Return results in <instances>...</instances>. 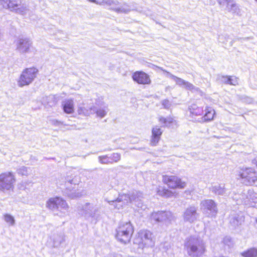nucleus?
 <instances>
[{"instance_id":"obj_1","label":"nucleus","mask_w":257,"mask_h":257,"mask_svg":"<svg viewBox=\"0 0 257 257\" xmlns=\"http://www.w3.org/2000/svg\"><path fill=\"white\" fill-rule=\"evenodd\" d=\"M185 248L191 257H200L205 252V247L202 240L195 237H190L185 243Z\"/></svg>"},{"instance_id":"obj_2","label":"nucleus","mask_w":257,"mask_h":257,"mask_svg":"<svg viewBox=\"0 0 257 257\" xmlns=\"http://www.w3.org/2000/svg\"><path fill=\"white\" fill-rule=\"evenodd\" d=\"M133 232L134 228L130 222H122L116 229V238L120 242L126 244L130 242Z\"/></svg>"},{"instance_id":"obj_3","label":"nucleus","mask_w":257,"mask_h":257,"mask_svg":"<svg viewBox=\"0 0 257 257\" xmlns=\"http://www.w3.org/2000/svg\"><path fill=\"white\" fill-rule=\"evenodd\" d=\"M238 178L245 185H252L257 182V172L251 167H243L238 171Z\"/></svg>"},{"instance_id":"obj_4","label":"nucleus","mask_w":257,"mask_h":257,"mask_svg":"<svg viewBox=\"0 0 257 257\" xmlns=\"http://www.w3.org/2000/svg\"><path fill=\"white\" fill-rule=\"evenodd\" d=\"M134 195H137L139 199L142 196V193L140 191H134L131 194H123L119 195L115 200L108 201L109 204L114 206V208L120 209L123 205L127 204L128 203L136 201V198H134Z\"/></svg>"},{"instance_id":"obj_5","label":"nucleus","mask_w":257,"mask_h":257,"mask_svg":"<svg viewBox=\"0 0 257 257\" xmlns=\"http://www.w3.org/2000/svg\"><path fill=\"white\" fill-rule=\"evenodd\" d=\"M81 182L79 176L72 174L67 176L65 178V185L66 186L65 194L70 198L73 199L79 197L80 193L76 192L75 189L76 186Z\"/></svg>"},{"instance_id":"obj_6","label":"nucleus","mask_w":257,"mask_h":257,"mask_svg":"<svg viewBox=\"0 0 257 257\" xmlns=\"http://www.w3.org/2000/svg\"><path fill=\"white\" fill-rule=\"evenodd\" d=\"M38 70L34 67H30L24 69L18 81V85L22 87L31 84L37 77Z\"/></svg>"},{"instance_id":"obj_7","label":"nucleus","mask_w":257,"mask_h":257,"mask_svg":"<svg viewBox=\"0 0 257 257\" xmlns=\"http://www.w3.org/2000/svg\"><path fill=\"white\" fill-rule=\"evenodd\" d=\"M16 178L11 172H6L0 175V191L6 192L13 190Z\"/></svg>"},{"instance_id":"obj_8","label":"nucleus","mask_w":257,"mask_h":257,"mask_svg":"<svg viewBox=\"0 0 257 257\" xmlns=\"http://www.w3.org/2000/svg\"><path fill=\"white\" fill-rule=\"evenodd\" d=\"M46 205L50 209L52 210L57 209L62 212H65L68 209V205L66 201L58 197L50 198Z\"/></svg>"},{"instance_id":"obj_9","label":"nucleus","mask_w":257,"mask_h":257,"mask_svg":"<svg viewBox=\"0 0 257 257\" xmlns=\"http://www.w3.org/2000/svg\"><path fill=\"white\" fill-rule=\"evenodd\" d=\"M201 209L203 213L209 217H215L218 210L216 204L211 199L203 200L201 202Z\"/></svg>"},{"instance_id":"obj_10","label":"nucleus","mask_w":257,"mask_h":257,"mask_svg":"<svg viewBox=\"0 0 257 257\" xmlns=\"http://www.w3.org/2000/svg\"><path fill=\"white\" fill-rule=\"evenodd\" d=\"M163 182L167 184L171 188H184L186 186V183L176 176H163Z\"/></svg>"},{"instance_id":"obj_11","label":"nucleus","mask_w":257,"mask_h":257,"mask_svg":"<svg viewBox=\"0 0 257 257\" xmlns=\"http://www.w3.org/2000/svg\"><path fill=\"white\" fill-rule=\"evenodd\" d=\"M167 75L169 78L174 81L176 84L180 87H182L192 92H199L200 91L198 87H196L193 84L181 78L178 77L170 72H167Z\"/></svg>"},{"instance_id":"obj_12","label":"nucleus","mask_w":257,"mask_h":257,"mask_svg":"<svg viewBox=\"0 0 257 257\" xmlns=\"http://www.w3.org/2000/svg\"><path fill=\"white\" fill-rule=\"evenodd\" d=\"M138 237L140 239L139 244H142L146 247L152 246L154 245L152 233L147 230H142L138 233Z\"/></svg>"},{"instance_id":"obj_13","label":"nucleus","mask_w":257,"mask_h":257,"mask_svg":"<svg viewBox=\"0 0 257 257\" xmlns=\"http://www.w3.org/2000/svg\"><path fill=\"white\" fill-rule=\"evenodd\" d=\"M151 219L157 222L170 221L173 219V216L170 211H158L152 213Z\"/></svg>"},{"instance_id":"obj_14","label":"nucleus","mask_w":257,"mask_h":257,"mask_svg":"<svg viewBox=\"0 0 257 257\" xmlns=\"http://www.w3.org/2000/svg\"><path fill=\"white\" fill-rule=\"evenodd\" d=\"M241 199L245 204L253 206L252 203L257 202V193L252 189L244 191L241 195Z\"/></svg>"},{"instance_id":"obj_15","label":"nucleus","mask_w":257,"mask_h":257,"mask_svg":"<svg viewBox=\"0 0 257 257\" xmlns=\"http://www.w3.org/2000/svg\"><path fill=\"white\" fill-rule=\"evenodd\" d=\"M32 44L31 41L28 38H20L16 42V49L20 53H28Z\"/></svg>"},{"instance_id":"obj_16","label":"nucleus","mask_w":257,"mask_h":257,"mask_svg":"<svg viewBox=\"0 0 257 257\" xmlns=\"http://www.w3.org/2000/svg\"><path fill=\"white\" fill-rule=\"evenodd\" d=\"M199 217L197 208L194 206L188 207L184 212L183 218L185 221L193 222Z\"/></svg>"},{"instance_id":"obj_17","label":"nucleus","mask_w":257,"mask_h":257,"mask_svg":"<svg viewBox=\"0 0 257 257\" xmlns=\"http://www.w3.org/2000/svg\"><path fill=\"white\" fill-rule=\"evenodd\" d=\"M133 80L139 84H150L151 80L149 76L143 71H137L133 75Z\"/></svg>"},{"instance_id":"obj_18","label":"nucleus","mask_w":257,"mask_h":257,"mask_svg":"<svg viewBox=\"0 0 257 257\" xmlns=\"http://www.w3.org/2000/svg\"><path fill=\"white\" fill-rule=\"evenodd\" d=\"M244 217L241 213H233L229 217V223L232 228H236L244 222Z\"/></svg>"},{"instance_id":"obj_19","label":"nucleus","mask_w":257,"mask_h":257,"mask_svg":"<svg viewBox=\"0 0 257 257\" xmlns=\"http://www.w3.org/2000/svg\"><path fill=\"white\" fill-rule=\"evenodd\" d=\"M162 133V131L158 126H156L152 128L151 140V144L152 146L157 145L160 140Z\"/></svg>"},{"instance_id":"obj_20","label":"nucleus","mask_w":257,"mask_h":257,"mask_svg":"<svg viewBox=\"0 0 257 257\" xmlns=\"http://www.w3.org/2000/svg\"><path fill=\"white\" fill-rule=\"evenodd\" d=\"M93 208V204L86 203L85 204L79 207V213L81 215L86 218L91 217L90 214Z\"/></svg>"},{"instance_id":"obj_21","label":"nucleus","mask_w":257,"mask_h":257,"mask_svg":"<svg viewBox=\"0 0 257 257\" xmlns=\"http://www.w3.org/2000/svg\"><path fill=\"white\" fill-rule=\"evenodd\" d=\"M64 111L68 114H71L74 112V102L72 99H65L62 104Z\"/></svg>"},{"instance_id":"obj_22","label":"nucleus","mask_w":257,"mask_h":257,"mask_svg":"<svg viewBox=\"0 0 257 257\" xmlns=\"http://www.w3.org/2000/svg\"><path fill=\"white\" fill-rule=\"evenodd\" d=\"M53 241V246L55 247H58L65 241L64 236L62 234L54 233L51 237Z\"/></svg>"},{"instance_id":"obj_23","label":"nucleus","mask_w":257,"mask_h":257,"mask_svg":"<svg viewBox=\"0 0 257 257\" xmlns=\"http://www.w3.org/2000/svg\"><path fill=\"white\" fill-rule=\"evenodd\" d=\"M188 111L192 116L201 115L203 113V110L202 107L197 106L196 104H192L188 108Z\"/></svg>"},{"instance_id":"obj_24","label":"nucleus","mask_w":257,"mask_h":257,"mask_svg":"<svg viewBox=\"0 0 257 257\" xmlns=\"http://www.w3.org/2000/svg\"><path fill=\"white\" fill-rule=\"evenodd\" d=\"M41 102L42 104L46 107H52L55 104V97L52 95L43 97L42 99Z\"/></svg>"},{"instance_id":"obj_25","label":"nucleus","mask_w":257,"mask_h":257,"mask_svg":"<svg viewBox=\"0 0 257 257\" xmlns=\"http://www.w3.org/2000/svg\"><path fill=\"white\" fill-rule=\"evenodd\" d=\"M206 113L205 115L201 118L200 122L210 121L213 119L215 111L211 108H207L205 109Z\"/></svg>"},{"instance_id":"obj_26","label":"nucleus","mask_w":257,"mask_h":257,"mask_svg":"<svg viewBox=\"0 0 257 257\" xmlns=\"http://www.w3.org/2000/svg\"><path fill=\"white\" fill-rule=\"evenodd\" d=\"M94 106L90 107L89 108H86L84 107L78 106L77 112L79 114H82L85 116H88L91 114H94Z\"/></svg>"},{"instance_id":"obj_27","label":"nucleus","mask_w":257,"mask_h":257,"mask_svg":"<svg viewBox=\"0 0 257 257\" xmlns=\"http://www.w3.org/2000/svg\"><path fill=\"white\" fill-rule=\"evenodd\" d=\"M118 3L115 6H112L111 9L117 13H127L131 11V8L126 4H123L120 7H118Z\"/></svg>"},{"instance_id":"obj_28","label":"nucleus","mask_w":257,"mask_h":257,"mask_svg":"<svg viewBox=\"0 0 257 257\" xmlns=\"http://www.w3.org/2000/svg\"><path fill=\"white\" fill-rule=\"evenodd\" d=\"M211 190L216 194L221 195H223L226 191L223 184H217L213 186L211 188Z\"/></svg>"},{"instance_id":"obj_29","label":"nucleus","mask_w":257,"mask_h":257,"mask_svg":"<svg viewBox=\"0 0 257 257\" xmlns=\"http://www.w3.org/2000/svg\"><path fill=\"white\" fill-rule=\"evenodd\" d=\"M101 213L102 211L100 206L97 204H93V208L90 214L91 215V218L97 220L100 217Z\"/></svg>"},{"instance_id":"obj_30","label":"nucleus","mask_w":257,"mask_h":257,"mask_svg":"<svg viewBox=\"0 0 257 257\" xmlns=\"http://www.w3.org/2000/svg\"><path fill=\"white\" fill-rule=\"evenodd\" d=\"M241 255L243 257H257V248H250L241 252Z\"/></svg>"},{"instance_id":"obj_31","label":"nucleus","mask_w":257,"mask_h":257,"mask_svg":"<svg viewBox=\"0 0 257 257\" xmlns=\"http://www.w3.org/2000/svg\"><path fill=\"white\" fill-rule=\"evenodd\" d=\"M157 192L159 195L166 198L171 197L174 195V193L171 191L163 187H160Z\"/></svg>"},{"instance_id":"obj_32","label":"nucleus","mask_w":257,"mask_h":257,"mask_svg":"<svg viewBox=\"0 0 257 257\" xmlns=\"http://www.w3.org/2000/svg\"><path fill=\"white\" fill-rule=\"evenodd\" d=\"M93 110H95L94 111V113H96L98 117H100L101 118L104 117L108 111L107 106H104L102 108L97 109L95 106H94V109H93Z\"/></svg>"},{"instance_id":"obj_33","label":"nucleus","mask_w":257,"mask_h":257,"mask_svg":"<svg viewBox=\"0 0 257 257\" xmlns=\"http://www.w3.org/2000/svg\"><path fill=\"white\" fill-rule=\"evenodd\" d=\"M21 0H10V4L9 5L8 9L11 11L16 12L17 9L21 6Z\"/></svg>"},{"instance_id":"obj_34","label":"nucleus","mask_w":257,"mask_h":257,"mask_svg":"<svg viewBox=\"0 0 257 257\" xmlns=\"http://www.w3.org/2000/svg\"><path fill=\"white\" fill-rule=\"evenodd\" d=\"M17 14H20L23 16L30 15L31 13V11L27 8L26 5H23L19 7L18 9H17L16 12Z\"/></svg>"},{"instance_id":"obj_35","label":"nucleus","mask_w":257,"mask_h":257,"mask_svg":"<svg viewBox=\"0 0 257 257\" xmlns=\"http://www.w3.org/2000/svg\"><path fill=\"white\" fill-rule=\"evenodd\" d=\"M94 3L99 5H106L111 8L112 6L117 5L118 1L116 0H96V2Z\"/></svg>"},{"instance_id":"obj_36","label":"nucleus","mask_w":257,"mask_h":257,"mask_svg":"<svg viewBox=\"0 0 257 257\" xmlns=\"http://www.w3.org/2000/svg\"><path fill=\"white\" fill-rule=\"evenodd\" d=\"M4 219L9 226H14L15 225V219L14 216L10 214L6 213L4 215Z\"/></svg>"},{"instance_id":"obj_37","label":"nucleus","mask_w":257,"mask_h":257,"mask_svg":"<svg viewBox=\"0 0 257 257\" xmlns=\"http://www.w3.org/2000/svg\"><path fill=\"white\" fill-rule=\"evenodd\" d=\"M159 120L161 123L163 124L164 126H169L173 122V118L170 117L165 118L163 116H160Z\"/></svg>"},{"instance_id":"obj_38","label":"nucleus","mask_w":257,"mask_h":257,"mask_svg":"<svg viewBox=\"0 0 257 257\" xmlns=\"http://www.w3.org/2000/svg\"><path fill=\"white\" fill-rule=\"evenodd\" d=\"M98 158L99 163L102 164L112 163V161H110V157H108L107 155L100 156Z\"/></svg>"},{"instance_id":"obj_39","label":"nucleus","mask_w":257,"mask_h":257,"mask_svg":"<svg viewBox=\"0 0 257 257\" xmlns=\"http://www.w3.org/2000/svg\"><path fill=\"white\" fill-rule=\"evenodd\" d=\"M17 172L19 175L22 176H28L30 172V168L27 167H21L17 170Z\"/></svg>"},{"instance_id":"obj_40","label":"nucleus","mask_w":257,"mask_h":257,"mask_svg":"<svg viewBox=\"0 0 257 257\" xmlns=\"http://www.w3.org/2000/svg\"><path fill=\"white\" fill-rule=\"evenodd\" d=\"M120 155L118 153H113L110 156V161L113 162H117L120 160Z\"/></svg>"},{"instance_id":"obj_41","label":"nucleus","mask_w":257,"mask_h":257,"mask_svg":"<svg viewBox=\"0 0 257 257\" xmlns=\"http://www.w3.org/2000/svg\"><path fill=\"white\" fill-rule=\"evenodd\" d=\"M229 39V36L227 35H220L218 36V40L220 43L226 44Z\"/></svg>"},{"instance_id":"obj_42","label":"nucleus","mask_w":257,"mask_h":257,"mask_svg":"<svg viewBox=\"0 0 257 257\" xmlns=\"http://www.w3.org/2000/svg\"><path fill=\"white\" fill-rule=\"evenodd\" d=\"M238 84V79L235 76H229V84L236 85Z\"/></svg>"},{"instance_id":"obj_43","label":"nucleus","mask_w":257,"mask_h":257,"mask_svg":"<svg viewBox=\"0 0 257 257\" xmlns=\"http://www.w3.org/2000/svg\"><path fill=\"white\" fill-rule=\"evenodd\" d=\"M229 12H231L233 14H235L236 15H239L240 13V9L238 6L236 4L234 5V6L232 7L231 10Z\"/></svg>"},{"instance_id":"obj_44","label":"nucleus","mask_w":257,"mask_h":257,"mask_svg":"<svg viewBox=\"0 0 257 257\" xmlns=\"http://www.w3.org/2000/svg\"><path fill=\"white\" fill-rule=\"evenodd\" d=\"M218 80L221 82L226 84H229V76H220L218 77Z\"/></svg>"},{"instance_id":"obj_45","label":"nucleus","mask_w":257,"mask_h":257,"mask_svg":"<svg viewBox=\"0 0 257 257\" xmlns=\"http://www.w3.org/2000/svg\"><path fill=\"white\" fill-rule=\"evenodd\" d=\"M223 242L225 245H228L229 247L231 246L233 244L231 238L229 236L225 237L223 238Z\"/></svg>"},{"instance_id":"obj_46","label":"nucleus","mask_w":257,"mask_h":257,"mask_svg":"<svg viewBox=\"0 0 257 257\" xmlns=\"http://www.w3.org/2000/svg\"><path fill=\"white\" fill-rule=\"evenodd\" d=\"M235 4L234 0H228L225 4H226V10L229 12Z\"/></svg>"},{"instance_id":"obj_47","label":"nucleus","mask_w":257,"mask_h":257,"mask_svg":"<svg viewBox=\"0 0 257 257\" xmlns=\"http://www.w3.org/2000/svg\"><path fill=\"white\" fill-rule=\"evenodd\" d=\"M134 198H136V201H133V202H134L135 205L137 206L138 207L142 208L143 207L142 203L140 202L141 200V198H143V196L142 197H140L139 199L137 198V195H134Z\"/></svg>"},{"instance_id":"obj_48","label":"nucleus","mask_w":257,"mask_h":257,"mask_svg":"<svg viewBox=\"0 0 257 257\" xmlns=\"http://www.w3.org/2000/svg\"><path fill=\"white\" fill-rule=\"evenodd\" d=\"M9 4L10 0H0V4L4 9H8Z\"/></svg>"},{"instance_id":"obj_49","label":"nucleus","mask_w":257,"mask_h":257,"mask_svg":"<svg viewBox=\"0 0 257 257\" xmlns=\"http://www.w3.org/2000/svg\"><path fill=\"white\" fill-rule=\"evenodd\" d=\"M162 104L164 106V107L166 109H168L171 105L170 102L167 100H163L162 102Z\"/></svg>"},{"instance_id":"obj_50","label":"nucleus","mask_w":257,"mask_h":257,"mask_svg":"<svg viewBox=\"0 0 257 257\" xmlns=\"http://www.w3.org/2000/svg\"><path fill=\"white\" fill-rule=\"evenodd\" d=\"M27 183L26 182H23L20 183L18 184V187L21 190H25L26 188V185Z\"/></svg>"},{"instance_id":"obj_51","label":"nucleus","mask_w":257,"mask_h":257,"mask_svg":"<svg viewBox=\"0 0 257 257\" xmlns=\"http://www.w3.org/2000/svg\"><path fill=\"white\" fill-rule=\"evenodd\" d=\"M228 0H217V2L220 6H223L226 4Z\"/></svg>"},{"instance_id":"obj_52","label":"nucleus","mask_w":257,"mask_h":257,"mask_svg":"<svg viewBox=\"0 0 257 257\" xmlns=\"http://www.w3.org/2000/svg\"><path fill=\"white\" fill-rule=\"evenodd\" d=\"M252 163L255 165L257 167V156L252 161Z\"/></svg>"},{"instance_id":"obj_53","label":"nucleus","mask_w":257,"mask_h":257,"mask_svg":"<svg viewBox=\"0 0 257 257\" xmlns=\"http://www.w3.org/2000/svg\"><path fill=\"white\" fill-rule=\"evenodd\" d=\"M158 69H159L160 70H162V71L165 72L166 73V76L168 77V75H167V72H168L167 71H166V70L164 69L162 67H158Z\"/></svg>"},{"instance_id":"obj_54","label":"nucleus","mask_w":257,"mask_h":257,"mask_svg":"<svg viewBox=\"0 0 257 257\" xmlns=\"http://www.w3.org/2000/svg\"><path fill=\"white\" fill-rule=\"evenodd\" d=\"M88 1H90V2H92V3H95V2H96V0H88Z\"/></svg>"},{"instance_id":"obj_55","label":"nucleus","mask_w":257,"mask_h":257,"mask_svg":"<svg viewBox=\"0 0 257 257\" xmlns=\"http://www.w3.org/2000/svg\"><path fill=\"white\" fill-rule=\"evenodd\" d=\"M78 97H80V98H81V97L80 96V95H78Z\"/></svg>"},{"instance_id":"obj_56","label":"nucleus","mask_w":257,"mask_h":257,"mask_svg":"<svg viewBox=\"0 0 257 257\" xmlns=\"http://www.w3.org/2000/svg\"><path fill=\"white\" fill-rule=\"evenodd\" d=\"M257 2V0H255Z\"/></svg>"},{"instance_id":"obj_57","label":"nucleus","mask_w":257,"mask_h":257,"mask_svg":"<svg viewBox=\"0 0 257 257\" xmlns=\"http://www.w3.org/2000/svg\"><path fill=\"white\" fill-rule=\"evenodd\" d=\"M256 223H257V219H256Z\"/></svg>"}]
</instances>
